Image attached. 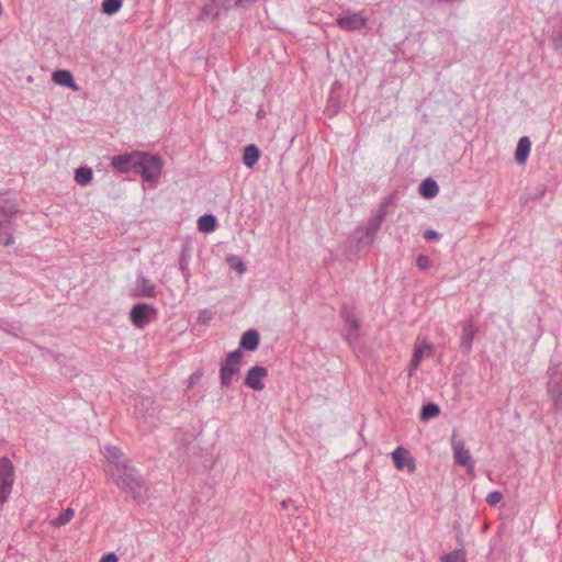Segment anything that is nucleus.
I'll return each mask as SVG.
<instances>
[{
    "label": "nucleus",
    "instance_id": "obj_1",
    "mask_svg": "<svg viewBox=\"0 0 562 562\" xmlns=\"http://www.w3.org/2000/svg\"><path fill=\"white\" fill-rule=\"evenodd\" d=\"M104 458L105 475L135 502L144 503L148 497V484L139 471L132 465L122 449L115 446H105Z\"/></svg>",
    "mask_w": 562,
    "mask_h": 562
},
{
    "label": "nucleus",
    "instance_id": "obj_2",
    "mask_svg": "<svg viewBox=\"0 0 562 562\" xmlns=\"http://www.w3.org/2000/svg\"><path fill=\"white\" fill-rule=\"evenodd\" d=\"M110 165L120 173L133 171L138 173L144 182L155 184L161 176L164 160L158 154L132 150L113 156Z\"/></svg>",
    "mask_w": 562,
    "mask_h": 562
},
{
    "label": "nucleus",
    "instance_id": "obj_3",
    "mask_svg": "<svg viewBox=\"0 0 562 562\" xmlns=\"http://www.w3.org/2000/svg\"><path fill=\"white\" fill-rule=\"evenodd\" d=\"M244 353L240 349L227 353L220 367V384L222 389H229L234 380L240 375Z\"/></svg>",
    "mask_w": 562,
    "mask_h": 562
},
{
    "label": "nucleus",
    "instance_id": "obj_4",
    "mask_svg": "<svg viewBox=\"0 0 562 562\" xmlns=\"http://www.w3.org/2000/svg\"><path fill=\"white\" fill-rule=\"evenodd\" d=\"M15 480L14 465L8 457L0 458V506L9 498Z\"/></svg>",
    "mask_w": 562,
    "mask_h": 562
},
{
    "label": "nucleus",
    "instance_id": "obj_5",
    "mask_svg": "<svg viewBox=\"0 0 562 562\" xmlns=\"http://www.w3.org/2000/svg\"><path fill=\"white\" fill-rule=\"evenodd\" d=\"M450 442L453 451L454 463L461 467H465L468 473L472 474L474 470V460L470 451L465 448L464 440L459 438L457 430H453Z\"/></svg>",
    "mask_w": 562,
    "mask_h": 562
},
{
    "label": "nucleus",
    "instance_id": "obj_6",
    "mask_svg": "<svg viewBox=\"0 0 562 562\" xmlns=\"http://www.w3.org/2000/svg\"><path fill=\"white\" fill-rule=\"evenodd\" d=\"M549 381L547 384V392L553 402L555 411L562 409V371L559 366H553L548 369Z\"/></svg>",
    "mask_w": 562,
    "mask_h": 562
},
{
    "label": "nucleus",
    "instance_id": "obj_7",
    "mask_svg": "<svg viewBox=\"0 0 562 562\" xmlns=\"http://www.w3.org/2000/svg\"><path fill=\"white\" fill-rule=\"evenodd\" d=\"M128 316L135 327L143 329L147 324L156 319L157 310L147 303H137L132 307Z\"/></svg>",
    "mask_w": 562,
    "mask_h": 562
},
{
    "label": "nucleus",
    "instance_id": "obj_8",
    "mask_svg": "<svg viewBox=\"0 0 562 562\" xmlns=\"http://www.w3.org/2000/svg\"><path fill=\"white\" fill-rule=\"evenodd\" d=\"M339 315L344 323L350 328L348 335L346 336V340L349 344H352L353 341L358 340V331L361 326L360 321L356 316L355 307L349 306L348 304H342L340 306Z\"/></svg>",
    "mask_w": 562,
    "mask_h": 562
},
{
    "label": "nucleus",
    "instance_id": "obj_9",
    "mask_svg": "<svg viewBox=\"0 0 562 562\" xmlns=\"http://www.w3.org/2000/svg\"><path fill=\"white\" fill-rule=\"evenodd\" d=\"M392 460L397 470L407 469L409 473H414L416 471V461L411 452L400 446L392 452Z\"/></svg>",
    "mask_w": 562,
    "mask_h": 562
},
{
    "label": "nucleus",
    "instance_id": "obj_10",
    "mask_svg": "<svg viewBox=\"0 0 562 562\" xmlns=\"http://www.w3.org/2000/svg\"><path fill=\"white\" fill-rule=\"evenodd\" d=\"M268 376V370L262 366H254L251 367L244 379V384L254 390V391H262L265 389V383L262 379Z\"/></svg>",
    "mask_w": 562,
    "mask_h": 562
},
{
    "label": "nucleus",
    "instance_id": "obj_11",
    "mask_svg": "<svg viewBox=\"0 0 562 562\" xmlns=\"http://www.w3.org/2000/svg\"><path fill=\"white\" fill-rule=\"evenodd\" d=\"M476 331V322L473 316H470L462 327V334L459 344L460 349L464 355H469L471 352Z\"/></svg>",
    "mask_w": 562,
    "mask_h": 562
},
{
    "label": "nucleus",
    "instance_id": "obj_12",
    "mask_svg": "<svg viewBox=\"0 0 562 562\" xmlns=\"http://www.w3.org/2000/svg\"><path fill=\"white\" fill-rule=\"evenodd\" d=\"M368 19L361 13H351L349 15H340L337 19V26L344 31H359L367 26Z\"/></svg>",
    "mask_w": 562,
    "mask_h": 562
},
{
    "label": "nucleus",
    "instance_id": "obj_13",
    "mask_svg": "<svg viewBox=\"0 0 562 562\" xmlns=\"http://www.w3.org/2000/svg\"><path fill=\"white\" fill-rule=\"evenodd\" d=\"M19 213L16 199L9 192L0 193V216L13 221Z\"/></svg>",
    "mask_w": 562,
    "mask_h": 562
},
{
    "label": "nucleus",
    "instance_id": "obj_14",
    "mask_svg": "<svg viewBox=\"0 0 562 562\" xmlns=\"http://www.w3.org/2000/svg\"><path fill=\"white\" fill-rule=\"evenodd\" d=\"M133 295L136 297H155L157 295L156 285L146 277L140 276L137 278Z\"/></svg>",
    "mask_w": 562,
    "mask_h": 562
},
{
    "label": "nucleus",
    "instance_id": "obj_15",
    "mask_svg": "<svg viewBox=\"0 0 562 562\" xmlns=\"http://www.w3.org/2000/svg\"><path fill=\"white\" fill-rule=\"evenodd\" d=\"M339 83L335 82L330 89L329 95L327 98V103L325 108V113L333 117L337 115L342 106V101L340 94L336 91V87H338Z\"/></svg>",
    "mask_w": 562,
    "mask_h": 562
},
{
    "label": "nucleus",
    "instance_id": "obj_16",
    "mask_svg": "<svg viewBox=\"0 0 562 562\" xmlns=\"http://www.w3.org/2000/svg\"><path fill=\"white\" fill-rule=\"evenodd\" d=\"M14 223L9 218L0 216V244L8 247L14 244Z\"/></svg>",
    "mask_w": 562,
    "mask_h": 562
},
{
    "label": "nucleus",
    "instance_id": "obj_17",
    "mask_svg": "<svg viewBox=\"0 0 562 562\" xmlns=\"http://www.w3.org/2000/svg\"><path fill=\"white\" fill-rule=\"evenodd\" d=\"M260 335L256 329L246 330L239 340V348L246 351H255L259 347Z\"/></svg>",
    "mask_w": 562,
    "mask_h": 562
},
{
    "label": "nucleus",
    "instance_id": "obj_18",
    "mask_svg": "<svg viewBox=\"0 0 562 562\" xmlns=\"http://www.w3.org/2000/svg\"><path fill=\"white\" fill-rule=\"evenodd\" d=\"M52 79L56 85H59L61 87L71 88L74 90L78 89V87L75 82L74 76L69 70H66V69L55 70L52 75Z\"/></svg>",
    "mask_w": 562,
    "mask_h": 562
},
{
    "label": "nucleus",
    "instance_id": "obj_19",
    "mask_svg": "<svg viewBox=\"0 0 562 562\" xmlns=\"http://www.w3.org/2000/svg\"><path fill=\"white\" fill-rule=\"evenodd\" d=\"M531 149V142L527 136L519 138L515 150V160L518 164H525L528 159Z\"/></svg>",
    "mask_w": 562,
    "mask_h": 562
},
{
    "label": "nucleus",
    "instance_id": "obj_20",
    "mask_svg": "<svg viewBox=\"0 0 562 562\" xmlns=\"http://www.w3.org/2000/svg\"><path fill=\"white\" fill-rule=\"evenodd\" d=\"M438 192H439V186L431 178H427V179L423 180L418 188V193L424 199H427V200L435 198L438 194Z\"/></svg>",
    "mask_w": 562,
    "mask_h": 562
},
{
    "label": "nucleus",
    "instance_id": "obj_21",
    "mask_svg": "<svg viewBox=\"0 0 562 562\" xmlns=\"http://www.w3.org/2000/svg\"><path fill=\"white\" fill-rule=\"evenodd\" d=\"M382 222L375 216H371L367 223L364 228V235L360 236L358 239L360 243L364 241V238L368 239L369 243H372L376 233L381 227Z\"/></svg>",
    "mask_w": 562,
    "mask_h": 562
},
{
    "label": "nucleus",
    "instance_id": "obj_22",
    "mask_svg": "<svg viewBox=\"0 0 562 562\" xmlns=\"http://www.w3.org/2000/svg\"><path fill=\"white\" fill-rule=\"evenodd\" d=\"M260 158V150L255 144H249L244 148L243 162L246 167L252 168Z\"/></svg>",
    "mask_w": 562,
    "mask_h": 562
},
{
    "label": "nucleus",
    "instance_id": "obj_23",
    "mask_svg": "<svg viewBox=\"0 0 562 562\" xmlns=\"http://www.w3.org/2000/svg\"><path fill=\"white\" fill-rule=\"evenodd\" d=\"M221 10L222 9L217 7L216 2L209 0V2L201 8L198 21H204L207 18H212L213 21H216L220 19Z\"/></svg>",
    "mask_w": 562,
    "mask_h": 562
},
{
    "label": "nucleus",
    "instance_id": "obj_24",
    "mask_svg": "<svg viewBox=\"0 0 562 562\" xmlns=\"http://www.w3.org/2000/svg\"><path fill=\"white\" fill-rule=\"evenodd\" d=\"M216 226H217L216 217L212 214L202 215L198 220V228L200 232L211 233L216 229Z\"/></svg>",
    "mask_w": 562,
    "mask_h": 562
},
{
    "label": "nucleus",
    "instance_id": "obj_25",
    "mask_svg": "<svg viewBox=\"0 0 562 562\" xmlns=\"http://www.w3.org/2000/svg\"><path fill=\"white\" fill-rule=\"evenodd\" d=\"M92 170L87 166L79 167L75 171V181L80 186L89 184L92 181Z\"/></svg>",
    "mask_w": 562,
    "mask_h": 562
},
{
    "label": "nucleus",
    "instance_id": "obj_26",
    "mask_svg": "<svg viewBox=\"0 0 562 562\" xmlns=\"http://www.w3.org/2000/svg\"><path fill=\"white\" fill-rule=\"evenodd\" d=\"M440 414V408L436 403L429 402L423 405L419 418L427 422L431 418L437 417Z\"/></svg>",
    "mask_w": 562,
    "mask_h": 562
},
{
    "label": "nucleus",
    "instance_id": "obj_27",
    "mask_svg": "<svg viewBox=\"0 0 562 562\" xmlns=\"http://www.w3.org/2000/svg\"><path fill=\"white\" fill-rule=\"evenodd\" d=\"M441 562H467V553L463 548L456 549L440 558Z\"/></svg>",
    "mask_w": 562,
    "mask_h": 562
},
{
    "label": "nucleus",
    "instance_id": "obj_28",
    "mask_svg": "<svg viewBox=\"0 0 562 562\" xmlns=\"http://www.w3.org/2000/svg\"><path fill=\"white\" fill-rule=\"evenodd\" d=\"M189 258V249L188 247H183L179 257V269L182 272L186 280H188L190 277V270L188 267Z\"/></svg>",
    "mask_w": 562,
    "mask_h": 562
},
{
    "label": "nucleus",
    "instance_id": "obj_29",
    "mask_svg": "<svg viewBox=\"0 0 562 562\" xmlns=\"http://www.w3.org/2000/svg\"><path fill=\"white\" fill-rule=\"evenodd\" d=\"M122 0H103L102 12L109 15L116 13L122 8Z\"/></svg>",
    "mask_w": 562,
    "mask_h": 562
},
{
    "label": "nucleus",
    "instance_id": "obj_30",
    "mask_svg": "<svg viewBox=\"0 0 562 562\" xmlns=\"http://www.w3.org/2000/svg\"><path fill=\"white\" fill-rule=\"evenodd\" d=\"M393 204L392 196H387L380 203L376 213L374 214L382 223L385 221L389 214V206Z\"/></svg>",
    "mask_w": 562,
    "mask_h": 562
},
{
    "label": "nucleus",
    "instance_id": "obj_31",
    "mask_svg": "<svg viewBox=\"0 0 562 562\" xmlns=\"http://www.w3.org/2000/svg\"><path fill=\"white\" fill-rule=\"evenodd\" d=\"M551 41L555 49H562V19L553 27L551 34Z\"/></svg>",
    "mask_w": 562,
    "mask_h": 562
},
{
    "label": "nucleus",
    "instance_id": "obj_32",
    "mask_svg": "<svg viewBox=\"0 0 562 562\" xmlns=\"http://www.w3.org/2000/svg\"><path fill=\"white\" fill-rule=\"evenodd\" d=\"M75 516V512L71 508L64 510L54 521V527H60L67 525Z\"/></svg>",
    "mask_w": 562,
    "mask_h": 562
},
{
    "label": "nucleus",
    "instance_id": "obj_33",
    "mask_svg": "<svg viewBox=\"0 0 562 562\" xmlns=\"http://www.w3.org/2000/svg\"><path fill=\"white\" fill-rule=\"evenodd\" d=\"M430 356L432 353V345L424 344L422 346H416L414 348L413 357L417 358L419 362H422L424 355Z\"/></svg>",
    "mask_w": 562,
    "mask_h": 562
},
{
    "label": "nucleus",
    "instance_id": "obj_34",
    "mask_svg": "<svg viewBox=\"0 0 562 562\" xmlns=\"http://www.w3.org/2000/svg\"><path fill=\"white\" fill-rule=\"evenodd\" d=\"M213 316L214 315H213V313L210 310L204 308V310L199 312L196 322L200 325H209L210 322L213 319Z\"/></svg>",
    "mask_w": 562,
    "mask_h": 562
},
{
    "label": "nucleus",
    "instance_id": "obj_35",
    "mask_svg": "<svg viewBox=\"0 0 562 562\" xmlns=\"http://www.w3.org/2000/svg\"><path fill=\"white\" fill-rule=\"evenodd\" d=\"M416 266L420 270H426L432 266V261L427 255L420 254L416 258Z\"/></svg>",
    "mask_w": 562,
    "mask_h": 562
},
{
    "label": "nucleus",
    "instance_id": "obj_36",
    "mask_svg": "<svg viewBox=\"0 0 562 562\" xmlns=\"http://www.w3.org/2000/svg\"><path fill=\"white\" fill-rule=\"evenodd\" d=\"M502 499L503 494L498 491H493L486 496V503L492 507H495Z\"/></svg>",
    "mask_w": 562,
    "mask_h": 562
},
{
    "label": "nucleus",
    "instance_id": "obj_37",
    "mask_svg": "<svg viewBox=\"0 0 562 562\" xmlns=\"http://www.w3.org/2000/svg\"><path fill=\"white\" fill-rule=\"evenodd\" d=\"M228 263L231 265L232 268H234L236 271H238L239 273H243L246 271V266L245 263L239 260L237 257L235 256H232L227 259Z\"/></svg>",
    "mask_w": 562,
    "mask_h": 562
},
{
    "label": "nucleus",
    "instance_id": "obj_38",
    "mask_svg": "<svg viewBox=\"0 0 562 562\" xmlns=\"http://www.w3.org/2000/svg\"><path fill=\"white\" fill-rule=\"evenodd\" d=\"M423 237L427 240V241H432V240H438L440 238V235L438 234V232H436L435 229H426L424 233H423Z\"/></svg>",
    "mask_w": 562,
    "mask_h": 562
},
{
    "label": "nucleus",
    "instance_id": "obj_39",
    "mask_svg": "<svg viewBox=\"0 0 562 562\" xmlns=\"http://www.w3.org/2000/svg\"><path fill=\"white\" fill-rule=\"evenodd\" d=\"M257 1L258 0H234L233 7L238 8V9H246Z\"/></svg>",
    "mask_w": 562,
    "mask_h": 562
},
{
    "label": "nucleus",
    "instance_id": "obj_40",
    "mask_svg": "<svg viewBox=\"0 0 562 562\" xmlns=\"http://www.w3.org/2000/svg\"><path fill=\"white\" fill-rule=\"evenodd\" d=\"M419 364H420V362L417 360V358L412 357L411 362H409V368L407 371L408 378H412L414 375V373L417 370V368L419 367Z\"/></svg>",
    "mask_w": 562,
    "mask_h": 562
},
{
    "label": "nucleus",
    "instance_id": "obj_41",
    "mask_svg": "<svg viewBox=\"0 0 562 562\" xmlns=\"http://www.w3.org/2000/svg\"><path fill=\"white\" fill-rule=\"evenodd\" d=\"M99 562H117V557L115 555V553L110 552L104 554Z\"/></svg>",
    "mask_w": 562,
    "mask_h": 562
},
{
    "label": "nucleus",
    "instance_id": "obj_42",
    "mask_svg": "<svg viewBox=\"0 0 562 562\" xmlns=\"http://www.w3.org/2000/svg\"><path fill=\"white\" fill-rule=\"evenodd\" d=\"M291 498H286V499H283L281 503H280V506L282 509H285L288 508L289 504L291 503Z\"/></svg>",
    "mask_w": 562,
    "mask_h": 562
},
{
    "label": "nucleus",
    "instance_id": "obj_43",
    "mask_svg": "<svg viewBox=\"0 0 562 562\" xmlns=\"http://www.w3.org/2000/svg\"><path fill=\"white\" fill-rule=\"evenodd\" d=\"M265 115H266V113H265V111H263V110H259V111L257 112V117H258V119H262V117H265Z\"/></svg>",
    "mask_w": 562,
    "mask_h": 562
}]
</instances>
